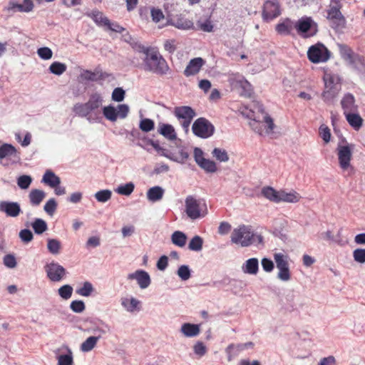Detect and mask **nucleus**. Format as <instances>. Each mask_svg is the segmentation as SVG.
I'll list each match as a JSON object with an SVG mask.
<instances>
[{"instance_id": "1", "label": "nucleus", "mask_w": 365, "mask_h": 365, "mask_svg": "<svg viewBox=\"0 0 365 365\" xmlns=\"http://www.w3.org/2000/svg\"><path fill=\"white\" fill-rule=\"evenodd\" d=\"M103 97L98 93H92L85 103H77L73 111L79 117L86 118L89 123L100 122L102 117L98 110L103 103Z\"/></svg>"}, {"instance_id": "2", "label": "nucleus", "mask_w": 365, "mask_h": 365, "mask_svg": "<svg viewBox=\"0 0 365 365\" xmlns=\"http://www.w3.org/2000/svg\"><path fill=\"white\" fill-rule=\"evenodd\" d=\"M142 53L145 54L143 61V69L145 71L160 76L168 73L169 66L165 58L158 51L146 48Z\"/></svg>"}, {"instance_id": "3", "label": "nucleus", "mask_w": 365, "mask_h": 365, "mask_svg": "<svg viewBox=\"0 0 365 365\" xmlns=\"http://www.w3.org/2000/svg\"><path fill=\"white\" fill-rule=\"evenodd\" d=\"M230 239L233 244L239 245L242 247L259 245L263 242L262 235L254 233L250 226L245 225L234 229Z\"/></svg>"}, {"instance_id": "4", "label": "nucleus", "mask_w": 365, "mask_h": 365, "mask_svg": "<svg viewBox=\"0 0 365 365\" xmlns=\"http://www.w3.org/2000/svg\"><path fill=\"white\" fill-rule=\"evenodd\" d=\"M185 204V212L191 220L204 217L207 214V205L202 199L197 200L193 196L188 195Z\"/></svg>"}, {"instance_id": "5", "label": "nucleus", "mask_w": 365, "mask_h": 365, "mask_svg": "<svg viewBox=\"0 0 365 365\" xmlns=\"http://www.w3.org/2000/svg\"><path fill=\"white\" fill-rule=\"evenodd\" d=\"M195 135L201 138H208L215 133V126L205 118L196 119L192 126Z\"/></svg>"}, {"instance_id": "6", "label": "nucleus", "mask_w": 365, "mask_h": 365, "mask_svg": "<svg viewBox=\"0 0 365 365\" xmlns=\"http://www.w3.org/2000/svg\"><path fill=\"white\" fill-rule=\"evenodd\" d=\"M307 56L309 60L314 63L326 62L330 58V51L324 44L318 43L309 47Z\"/></svg>"}, {"instance_id": "7", "label": "nucleus", "mask_w": 365, "mask_h": 365, "mask_svg": "<svg viewBox=\"0 0 365 365\" xmlns=\"http://www.w3.org/2000/svg\"><path fill=\"white\" fill-rule=\"evenodd\" d=\"M333 5L328 11V18L331 21V27L336 30H341L345 26V19L340 11V1L331 0Z\"/></svg>"}, {"instance_id": "8", "label": "nucleus", "mask_w": 365, "mask_h": 365, "mask_svg": "<svg viewBox=\"0 0 365 365\" xmlns=\"http://www.w3.org/2000/svg\"><path fill=\"white\" fill-rule=\"evenodd\" d=\"M174 114L178 119H182V126L186 131L188 130V128L196 115L195 111L190 106H178L175 107L174 110Z\"/></svg>"}, {"instance_id": "9", "label": "nucleus", "mask_w": 365, "mask_h": 365, "mask_svg": "<svg viewBox=\"0 0 365 365\" xmlns=\"http://www.w3.org/2000/svg\"><path fill=\"white\" fill-rule=\"evenodd\" d=\"M44 269L47 277L52 282H60L66 274V269L57 262L47 264Z\"/></svg>"}, {"instance_id": "10", "label": "nucleus", "mask_w": 365, "mask_h": 365, "mask_svg": "<svg viewBox=\"0 0 365 365\" xmlns=\"http://www.w3.org/2000/svg\"><path fill=\"white\" fill-rule=\"evenodd\" d=\"M34 4L31 0H24L22 4H19L16 0H11L4 7V11L11 15L16 12H29L32 11Z\"/></svg>"}, {"instance_id": "11", "label": "nucleus", "mask_w": 365, "mask_h": 365, "mask_svg": "<svg viewBox=\"0 0 365 365\" xmlns=\"http://www.w3.org/2000/svg\"><path fill=\"white\" fill-rule=\"evenodd\" d=\"M280 14L278 0H267L263 7L262 17L266 21H270Z\"/></svg>"}, {"instance_id": "12", "label": "nucleus", "mask_w": 365, "mask_h": 365, "mask_svg": "<svg viewBox=\"0 0 365 365\" xmlns=\"http://www.w3.org/2000/svg\"><path fill=\"white\" fill-rule=\"evenodd\" d=\"M0 212L4 213L7 217H17L22 211L18 202L3 200L0 202Z\"/></svg>"}, {"instance_id": "13", "label": "nucleus", "mask_w": 365, "mask_h": 365, "mask_svg": "<svg viewBox=\"0 0 365 365\" xmlns=\"http://www.w3.org/2000/svg\"><path fill=\"white\" fill-rule=\"evenodd\" d=\"M338 158L340 167L343 170H346L350 165V161L352 157L351 146L338 145Z\"/></svg>"}, {"instance_id": "14", "label": "nucleus", "mask_w": 365, "mask_h": 365, "mask_svg": "<svg viewBox=\"0 0 365 365\" xmlns=\"http://www.w3.org/2000/svg\"><path fill=\"white\" fill-rule=\"evenodd\" d=\"M167 19L168 25L173 26L178 29L188 30L193 27V23L182 15L173 16L168 14Z\"/></svg>"}, {"instance_id": "15", "label": "nucleus", "mask_w": 365, "mask_h": 365, "mask_svg": "<svg viewBox=\"0 0 365 365\" xmlns=\"http://www.w3.org/2000/svg\"><path fill=\"white\" fill-rule=\"evenodd\" d=\"M313 25L314 22L310 17H302L294 24V28L300 35L308 37L315 34L316 30L312 34H307Z\"/></svg>"}, {"instance_id": "16", "label": "nucleus", "mask_w": 365, "mask_h": 365, "mask_svg": "<svg viewBox=\"0 0 365 365\" xmlns=\"http://www.w3.org/2000/svg\"><path fill=\"white\" fill-rule=\"evenodd\" d=\"M127 278L130 280L135 279L141 289H146L151 282L148 273L142 269H138L133 273L128 274Z\"/></svg>"}, {"instance_id": "17", "label": "nucleus", "mask_w": 365, "mask_h": 365, "mask_svg": "<svg viewBox=\"0 0 365 365\" xmlns=\"http://www.w3.org/2000/svg\"><path fill=\"white\" fill-rule=\"evenodd\" d=\"M205 63V61L200 57L191 59L184 71V75L189 77L197 74Z\"/></svg>"}, {"instance_id": "18", "label": "nucleus", "mask_w": 365, "mask_h": 365, "mask_svg": "<svg viewBox=\"0 0 365 365\" xmlns=\"http://www.w3.org/2000/svg\"><path fill=\"white\" fill-rule=\"evenodd\" d=\"M341 106L344 110V114L356 112L358 109V106L355 103V98L350 93H347L344 96L341 101Z\"/></svg>"}, {"instance_id": "19", "label": "nucleus", "mask_w": 365, "mask_h": 365, "mask_svg": "<svg viewBox=\"0 0 365 365\" xmlns=\"http://www.w3.org/2000/svg\"><path fill=\"white\" fill-rule=\"evenodd\" d=\"M122 307L128 312H134L140 309V302L134 297H122L120 299Z\"/></svg>"}, {"instance_id": "20", "label": "nucleus", "mask_w": 365, "mask_h": 365, "mask_svg": "<svg viewBox=\"0 0 365 365\" xmlns=\"http://www.w3.org/2000/svg\"><path fill=\"white\" fill-rule=\"evenodd\" d=\"M259 270V261L257 258H250L245 261L242 266V271L245 274L255 275Z\"/></svg>"}, {"instance_id": "21", "label": "nucleus", "mask_w": 365, "mask_h": 365, "mask_svg": "<svg viewBox=\"0 0 365 365\" xmlns=\"http://www.w3.org/2000/svg\"><path fill=\"white\" fill-rule=\"evenodd\" d=\"M41 182L45 183L52 188L61 184V179L53 171L47 170L42 178Z\"/></svg>"}, {"instance_id": "22", "label": "nucleus", "mask_w": 365, "mask_h": 365, "mask_svg": "<svg viewBox=\"0 0 365 365\" xmlns=\"http://www.w3.org/2000/svg\"><path fill=\"white\" fill-rule=\"evenodd\" d=\"M158 131L160 135L169 140H175L177 138V134L175 128L170 124H160Z\"/></svg>"}, {"instance_id": "23", "label": "nucleus", "mask_w": 365, "mask_h": 365, "mask_svg": "<svg viewBox=\"0 0 365 365\" xmlns=\"http://www.w3.org/2000/svg\"><path fill=\"white\" fill-rule=\"evenodd\" d=\"M180 331L186 337H194L200 334V326L195 324L185 323L182 325Z\"/></svg>"}, {"instance_id": "24", "label": "nucleus", "mask_w": 365, "mask_h": 365, "mask_svg": "<svg viewBox=\"0 0 365 365\" xmlns=\"http://www.w3.org/2000/svg\"><path fill=\"white\" fill-rule=\"evenodd\" d=\"M324 88L331 89H340V78L335 74H326L324 78Z\"/></svg>"}, {"instance_id": "25", "label": "nucleus", "mask_w": 365, "mask_h": 365, "mask_svg": "<svg viewBox=\"0 0 365 365\" xmlns=\"http://www.w3.org/2000/svg\"><path fill=\"white\" fill-rule=\"evenodd\" d=\"M46 197V192L38 189H33L29 194L30 203L32 206H38Z\"/></svg>"}, {"instance_id": "26", "label": "nucleus", "mask_w": 365, "mask_h": 365, "mask_svg": "<svg viewBox=\"0 0 365 365\" xmlns=\"http://www.w3.org/2000/svg\"><path fill=\"white\" fill-rule=\"evenodd\" d=\"M344 115L349 124L356 130H359L362 126L363 119L358 113L350 112L344 114Z\"/></svg>"}, {"instance_id": "27", "label": "nucleus", "mask_w": 365, "mask_h": 365, "mask_svg": "<svg viewBox=\"0 0 365 365\" xmlns=\"http://www.w3.org/2000/svg\"><path fill=\"white\" fill-rule=\"evenodd\" d=\"M164 189L160 186H154L147 192V198L151 202L160 200L164 195Z\"/></svg>"}, {"instance_id": "28", "label": "nucleus", "mask_w": 365, "mask_h": 365, "mask_svg": "<svg viewBox=\"0 0 365 365\" xmlns=\"http://www.w3.org/2000/svg\"><path fill=\"white\" fill-rule=\"evenodd\" d=\"M101 339V334L97 336H91L88 337L80 346L83 352L91 351L97 344L98 340Z\"/></svg>"}, {"instance_id": "29", "label": "nucleus", "mask_w": 365, "mask_h": 365, "mask_svg": "<svg viewBox=\"0 0 365 365\" xmlns=\"http://www.w3.org/2000/svg\"><path fill=\"white\" fill-rule=\"evenodd\" d=\"M235 86L240 89V95L245 97H250L252 95V86L245 79L240 78L236 81Z\"/></svg>"}, {"instance_id": "30", "label": "nucleus", "mask_w": 365, "mask_h": 365, "mask_svg": "<svg viewBox=\"0 0 365 365\" xmlns=\"http://www.w3.org/2000/svg\"><path fill=\"white\" fill-rule=\"evenodd\" d=\"M17 155V150L11 144L4 143L0 146V160L6 158L16 157Z\"/></svg>"}, {"instance_id": "31", "label": "nucleus", "mask_w": 365, "mask_h": 365, "mask_svg": "<svg viewBox=\"0 0 365 365\" xmlns=\"http://www.w3.org/2000/svg\"><path fill=\"white\" fill-rule=\"evenodd\" d=\"M348 64L360 72L365 71L364 58L358 53H356L352 57V58L348 62Z\"/></svg>"}, {"instance_id": "32", "label": "nucleus", "mask_w": 365, "mask_h": 365, "mask_svg": "<svg viewBox=\"0 0 365 365\" xmlns=\"http://www.w3.org/2000/svg\"><path fill=\"white\" fill-rule=\"evenodd\" d=\"M96 71H91L89 70H83L80 74V78L83 81H96L98 80H102L106 78V75L103 73H101L98 76Z\"/></svg>"}, {"instance_id": "33", "label": "nucleus", "mask_w": 365, "mask_h": 365, "mask_svg": "<svg viewBox=\"0 0 365 365\" xmlns=\"http://www.w3.org/2000/svg\"><path fill=\"white\" fill-rule=\"evenodd\" d=\"M294 28L293 22L289 19L276 26V31L282 35H289Z\"/></svg>"}, {"instance_id": "34", "label": "nucleus", "mask_w": 365, "mask_h": 365, "mask_svg": "<svg viewBox=\"0 0 365 365\" xmlns=\"http://www.w3.org/2000/svg\"><path fill=\"white\" fill-rule=\"evenodd\" d=\"M66 354H60L57 356L58 365H73V352L68 346H66Z\"/></svg>"}, {"instance_id": "35", "label": "nucleus", "mask_w": 365, "mask_h": 365, "mask_svg": "<svg viewBox=\"0 0 365 365\" xmlns=\"http://www.w3.org/2000/svg\"><path fill=\"white\" fill-rule=\"evenodd\" d=\"M262 195L268 199L269 200L274 202H279V191H277L273 187L267 186L262 189Z\"/></svg>"}, {"instance_id": "36", "label": "nucleus", "mask_w": 365, "mask_h": 365, "mask_svg": "<svg viewBox=\"0 0 365 365\" xmlns=\"http://www.w3.org/2000/svg\"><path fill=\"white\" fill-rule=\"evenodd\" d=\"M279 202H297L299 200L300 196L296 192H286L280 190L279 194Z\"/></svg>"}, {"instance_id": "37", "label": "nucleus", "mask_w": 365, "mask_h": 365, "mask_svg": "<svg viewBox=\"0 0 365 365\" xmlns=\"http://www.w3.org/2000/svg\"><path fill=\"white\" fill-rule=\"evenodd\" d=\"M124 41L128 43L130 46L139 53H142L145 51L146 47L136 41L130 34L127 33L122 36Z\"/></svg>"}, {"instance_id": "38", "label": "nucleus", "mask_w": 365, "mask_h": 365, "mask_svg": "<svg viewBox=\"0 0 365 365\" xmlns=\"http://www.w3.org/2000/svg\"><path fill=\"white\" fill-rule=\"evenodd\" d=\"M186 235L181 231H175L172 234L171 241L176 246L180 247H184L186 244Z\"/></svg>"}, {"instance_id": "39", "label": "nucleus", "mask_w": 365, "mask_h": 365, "mask_svg": "<svg viewBox=\"0 0 365 365\" xmlns=\"http://www.w3.org/2000/svg\"><path fill=\"white\" fill-rule=\"evenodd\" d=\"M31 227L37 235H41L48 230L46 222L41 218H36L31 223Z\"/></svg>"}, {"instance_id": "40", "label": "nucleus", "mask_w": 365, "mask_h": 365, "mask_svg": "<svg viewBox=\"0 0 365 365\" xmlns=\"http://www.w3.org/2000/svg\"><path fill=\"white\" fill-rule=\"evenodd\" d=\"M339 50L341 58L347 63L356 54L353 50L346 44H338Z\"/></svg>"}, {"instance_id": "41", "label": "nucleus", "mask_w": 365, "mask_h": 365, "mask_svg": "<svg viewBox=\"0 0 365 365\" xmlns=\"http://www.w3.org/2000/svg\"><path fill=\"white\" fill-rule=\"evenodd\" d=\"M103 114L107 120L111 122L117 120V109L111 105L103 108Z\"/></svg>"}, {"instance_id": "42", "label": "nucleus", "mask_w": 365, "mask_h": 365, "mask_svg": "<svg viewBox=\"0 0 365 365\" xmlns=\"http://www.w3.org/2000/svg\"><path fill=\"white\" fill-rule=\"evenodd\" d=\"M202 238L198 235H195L190 240L188 244V249L191 251L200 252L202 249Z\"/></svg>"}, {"instance_id": "43", "label": "nucleus", "mask_w": 365, "mask_h": 365, "mask_svg": "<svg viewBox=\"0 0 365 365\" xmlns=\"http://www.w3.org/2000/svg\"><path fill=\"white\" fill-rule=\"evenodd\" d=\"M274 259L278 269L289 267L288 257L282 253H275Z\"/></svg>"}, {"instance_id": "44", "label": "nucleus", "mask_w": 365, "mask_h": 365, "mask_svg": "<svg viewBox=\"0 0 365 365\" xmlns=\"http://www.w3.org/2000/svg\"><path fill=\"white\" fill-rule=\"evenodd\" d=\"M67 66L65 63L54 61L49 66V71L55 75L61 76L66 71Z\"/></svg>"}, {"instance_id": "45", "label": "nucleus", "mask_w": 365, "mask_h": 365, "mask_svg": "<svg viewBox=\"0 0 365 365\" xmlns=\"http://www.w3.org/2000/svg\"><path fill=\"white\" fill-rule=\"evenodd\" d=\"M89 16L98 25L106 26V24H109V19L98 11H93Z\"/></svg>"}, {"instance_id": "46", "label": "nucleus", "mask_w": 365, "mask_h": 365, "mask_svg": "<svg viewBox=\"0 0 365 365\" xmlns=\"http://www.w3.org/2000/svg\"><path fill=\"white\" fill-rule=\"evenodd\" d=\"M93 291V284L90 282H85L83 286L76 290V293L83 297H89Z\"/></svg>"}, {"instance_id": "47", "label": "nucleus", "mask_w": 365, "mask_h": 365, "mask_svg": "<svg viewBox=\"0 0 365 365\" xmlns=\"http://www.w3.org/2000/svg\"><path fill=\"white\" fill-rule=\"evenodd\" d=\"M198 165L207 173H213L217 171L215 163L209 159L205 158Z\"/></svg>"}, {"instance_id": "48", "label": "nucleus", "mask_w": 365, "mask_h": 365, "mask_svg": "<svg viewBox=\"0 0 365 365\" xmlns=\"http://www.w3.org/2000/svg\"><path fill=\"white\" fill-rule=\"evenodd\" d=\"M134 188V184L130 182L126 184L119 185L115 191L120 195L128 196L133 192Z\"/></svg>"}, {"instance_id": "49", "label": "nucleus", "mask_w": 365, "mask_h": 365, "mask_svg": "<svg viewBox=\"0 0 365 365\" xmlns=\"http://www.w3.org/2000/svg\"><path fill=\"white\" fill-rule=\"evenodd\" d=\"M61 245L59 240L56 239H48L47 248L52 255H58L60 252Z\"/></svg>"}, {"instance_id": "50", "label": "nucleus", "mask_w": 365, "mask_h": 365, "mask_svg": "<svg viewBox=\"0 0 365 365\" xmlns=\"http://www.w3.org/2000/svg\"><path fill=\"white\" fill-rule=\"evenodd\" d=\"M32 182V178L28 175H23L17 178V185L22 190H26Z\"/></svg>"}, {"instance_id": "51", "label": "nucleus", "mask_w": 365, "mask_h": 365, "mask_svg": "<svg viewBox=\"0 0 365 365\" xmlns=\"http://www.w3.org/2000/svg\"><path fill=\"white\" fill-rule=\"evenodd\" d=\"M73 290V287L71 285L65 284L58 289V293L62 299L67 300L71 297Z\"/></svg>"}, {"instance_id": "52", "label": "nucleus", "mask_w": 365, "mask_h": 365, "mask_svg": "<svg viewBox=\"0 0 365 365\" xmlns=\"http://www.w3.org/2000/svg\"><path fill=\"white\" fill-rule=\"evenodd\" d=\"M140 129L145 133L153 130L155 128V123L150 118H143L139 124Z\"/></svg>"}, {"instance_id": "53", "label": "nucleus", "mask_w": 365, "mask_h": 365, "mask_svg": "<svg viewBox=\"0 0 365 365\" xmlns=\"http://www.w3.org/2000/svg\"><path fill=\"white\" fill-rule=\"evenodd\" d=\"M339 91L337 89L325 88L322 93V98L326 103L331 102L338 94Z\"/></svg>"}, {"instance_id": "54", "label": "nucleus", "mask_w": 365, "mask_h": 365, "mask_svg": "<svg viewBox=\"0 0 365 365\" xmlns=\"http://www.w3.org/2000/svg\"><path fill=\"white\" fill-rule=\"evenodd\" d=\"M177 274L182 280L186 281L191 277V271L188 265H181L178 267Z\"/></svg>"}, {"instance_id": "55", "label": "nucleus", "mask_w": 365, "mask_h": 365, "mask_svg": "<svg viewBox=\"0 0 365 365\" xmlns=\"http://www.w3.org/2000/svg\"><path fill=\"white\" fill-rule=\"evenodd\" d=\"M112 192L109 190H102L95 194V197L100 202H106L111 198Z\"/></svg>"}, {"instance_id": "56", "label": "nucleus", "mask_w": 365, "mask_h": 365, "mask_svg": "<svg viewBox=\"0 0 365 365\" xmlns=\"http://www.w3.org/2000/svg\"><path fill=\"white\" fill-rule=\"evenodd\" d=\"M57 207V202L54 198L49 199L44 205L43 210L49 215H53Z\"/></svg>"}, {"instance_id": "57", "label": "nucleus", "mask_w": 365, "mask_h": 365, "mask_svg": "<svg viewBox=\"0 0 365 365\" xmlns=\"http://www.w3.org/2000/svg\"><path fill=\"white\" fill-rule=\"evenodd\" d=\"M212 153L220 162H227L229 160L227 153L225 150L216 148L212 150Z\"/></svg>"}, {"instance_id": "58", "label": "nucleus", "mask_w": 365, "mask_h": 365, "mask_svg": "<svg viewBox=\"0 0 365 365\" xmlns=\"http://www.w3.org/2000/svg\"><path fill=\"white\" fill-rule=\"evenodd\" d=\"M19 236L21 240L25 244H28L34 239V235L32 232L29 229L21 230L19 232Z\"/></svg>"}, {"instance_id": "59", "label": "nucleus", "mask_w": 365, "mask_h": 365, "mask_svg": "<svg viewBox=\"0 0 365 365\" xmlns=\"http://www.w3.org/2000/svg\"><path fill=\"white\" fill-rule=\"evenodd\" d=\"M70 308L75 313H81L85 310L86 305L82 300H73L70 304Z\"/></svg>"}, {"instance_id": "60", "label": "nucleus", "mask_w": 365, "mask_h": 365, "mask_svg": "<svg viewBox=\"0 0 365 365\" xmlns=\"http://www.w3.org/2000/svg\"><path fill=\"white\" fill-rule=\"evenodd\" d=\"M353 257L354 261L358 263H365V249L357 248L353 252Z\"/></svg>"}, {"instance_id": "61", "label": "nucleus", "mask_w": 365, "mask_h": 365, "mask_svg": "<svg viewBox=\"0 0 365 365\" xmlns=\"http://www.w3.org/2000/svg\"><path fill=\"white\" fill-rule=\"evenodd\" d=\"M39 57L43 60H48L52 58L53 52L48 47H41L37 50Z\"/></svg>"}, {"instance_id": "62", "label": "nucleus", "mask_w": 365, "mask_h": 365, "mask_svg": "<svg viewBox=\"0 0 365 365\" xmlns=\"http://www.w3.org/2000/svg\"><path fill=\"white\" fill-rule=\"evenodd\" d=\"M150 14H151L152 20L155 23H158L162 19H163L165 18V16L162 11V10L160 9H156L155 7L151 8Z\"/></svg>"}, {"instance_id": "63", "label": "nucleus", "mask_w": 365, "mask_h": 365, "mask_svg": "<svg viewBox=\"0 0 365 365\" xmlns=\"http://www.w3.org/2000/svg\"><path fill=\"white\" fill-rule=\"evenodd\" d=\"M319 134L325 143H329L331 139L330 129L325 125H321L319 127Z\"/></svg>"}, {"instance_id": "64", "label": "nucleus", "mask_w": 365, "mask_h": 365, "mask_svg": "<svg viewBox=\"0 0 365 365\" xmlns=\"http://www.w3.org/2000/svg\"><path fill=\"white\" fill-rule=\"evenodd\" d=\"M277 278L283 282H288L291 279L289 267L279 269L277 274Z\"/></svg>"}]
</instances>
